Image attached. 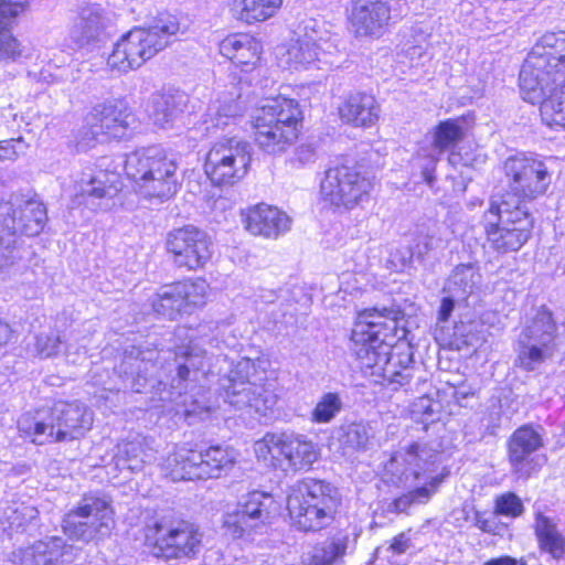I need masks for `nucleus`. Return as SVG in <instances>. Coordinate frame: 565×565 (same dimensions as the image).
<instances>
[{
  "label": "nucleus",
  "instance_id": "nucleus-1",
  "mask_svg": "<svg viewBox=\"0 0 565 565\" xmlns=\"http://www.w3.org/2000/svg\"><path fill=\"white\" fill-rule=\"evenodd\" d=\"M399 312L393 309H365L358 313L351 340L358 366L375 382H387L402 387L413 377V355L404 344H394L406 338Z\"/></svg>",
  "mask_w": 565,
  "mask_h": 565
},
{
  "label": "nucleus",
  "instance_id": "nucleus-2",
  "mask_svg": "<svg viewBox=\"0 0 565 565\" xmlns=\"http://www.w3.org/2000/svg\"><path fill=\"white\" fill-rule=\"evenodd\" d=\"M216 362L226 365L227 369L218 381L224 402L237 411L257 415L266 420L271 419L278 396L263 383L268 361L260 358H242L234 363L226 356H217Z\"/></svg>",
  "mask_w": 565,
  "mask_h": 565
},
{
  "label": "nucleus",
  "instance_id": "nucleus-3",
  "mask_svg": "<svg viewBox=\"0 0 565 565\" xmlns=\"http://www.w3.org/2000/svg\"><path fill=\"white\" fill-rule=\"evenodd\" d=\"M188 333L189 330H178V335H185L189 343L177 347L175 356L183 361L178 363L177 376L171 383V394L181 398L178 404H182L185 415L190 416L211 409L204 398L205 382L214 371L211 366V356L207 355V350L203 345L207 344L211 348H216L218 347V340L205 334L196 337L193 331H191V334Z\"/></svg>",
  "mask_w": 565,
  "mask_h": 565
},
{
  "label": "nucleus",
  "instance_id": "nucleus-4",
  "mask_svg": "<svg viewBox=\"0 0 565 565\" xmlns=\"http://www.w3.org/2000/svg\"><path fill=\"white\" fill-rule=\"evenodd\" d=\"M447 475L443 447L437 439L404 441L384 465L385 480L404 487L423 483L437 488Z\"/></svg>",
  "mask_w": 565,
  "mask_h": 565
},
{
  "label": "nucleus",
  "instance_id": "nucleus-5",
  "mask_svg": "<svg viewBox=\"0 0 565 565\" xmlns=\"http://www.w3.org/2000/svg\"><path fill=\"white\" fill-rule=\"evenodd\" d=\"M125 173L135 192L146 200L171 199L179 189L174 159L157 146L140 148L126 156Z\"/></svg>",
  "mask_w": 565,
  "mask_h": 565
},
{
  "label": "nucleus",
  "instance_id": "nucleus-6",
  "mask_svg": "<svg viewBox=\"0 0 565 565\" xmlns=\"http://www.w3.org/2000/svg\"><path fill=\"white\" fill-rule=\"evenodd\" d=\"M252 119L258 148L268 154L277 156L297 140L301 111L295 99L277 96L262 100Z\"/></svg>",
  "mask_w": 565,
  "mask_h": 565
},
{
  "label": "nucleus",
  "instance_id": "nucleus-7",
  "mask_svg": "<svg viewBox=\"0 0 565 565\" xmlns=\"http://www.w3.org/2000/svg\"><path fill=\"white\" fill-rule=\"evenodd\" d=\"M93 412L79 402L60 401L49 412L22 416L19 430L33 443L42 445L65 439H78L92 428Z\"/></svg>",
  "mask_w": 565,
  "mask_h": 565
},
{
  "label": "nucleus",
  "instance_id": "nucleus-8",
  "mask_svg": "<svg viewBox=\"0 0 565 565\" xmlns=\"http://www.w3.org/2000/svg\"><path fill=\"white\" fill-rule=\"evenodd\" d=\"M179 31L177 18L162 14L149 28H136L122 35L108 56L107 64L121 73L138 68L162 51Z\"/></svg>",
  "mask_w": 565,
  "mask_h": 565
},
{
  "label": "nucleus",
  "instance_id": "nucleus-9",
  "mask_svg": "<svg viewBox=\"0 0 565 565\" xmlns=\"http://www.w3.org/2000/svg\"><path fill=\"white\" fill-rule=\"evenodd\" d=\"M565 75V31L546 32L534 44L520 71V89L525 102L534 104L546 93V77L553 82Z\"/></svg>",
  "mask_w": 565,
  "mask_h": 565
},
{
  "label": "nucleus",
  "instance_id": "nucleus-10",
  "mask_svg": "<svg viewBox=\"0 0 565 565\" xmlns=\"http://www.w3.org/2000/svg\"><path fill=\"white\" fill-rule=\"evenodd\" d=\"M237 451L227 445H211L195 450L177 445L160 463L162 472L173 481L220 478L235 465Z\"/></svg>",
  "mask_w": 565,
  "mask_h": 565
},
{
  "label": "nucleus",
  "instance_id": "nucleus-11",
  "mask_svg": "<svg viewBox=\"0 0 565 565\" xmlns=\"http://www.w3.org/2000/svg\"><path fill=\"white\" fill-rule=\"evenodd\" d=\"M339 505L338 491L330 483L306 479L291 488L287 509L294 526L300 531H319L334 519Z\"/></svg>",
  "mask_w": 565,
  "mask_h": 565
},
{
  "label": "nucleus",
  "instance_id": "nucleus-12",
  "mask_svg": "<svg viewBox=\"0 0 565 565\" xmlns=\"http://www.w3.org/2000/svg\"><path fill=\"white\" fill-rule=\"evenodd\" d=\"M486 233L499 253L519 250L530 238L533 220L525 204L514 195L493 198L484 214Z\"/></svg>",
  "mask_w": 565,
  "mask_h": 565
},
{
  "label": "nucleus",
  "instance_id": "nucleus-13",
  "mask_svg": "<svg viewBox=\"0 0 565 565\" xmlns=\"http://www.w3.org/2000/svg\"><path fill=\"white\" fill-rule=\"evenodd\" d=\"M258 461L284 471L309 469L320 456V449L308 436L294 430L267 433L254 443Z\"/></svg>",
  "mask_w": 565,
  "mask_h": 565
},
{
  "label": "nucleus",
  "instance_id": "nucleus-14",
  "mask_svg": "<svg viewBox=\"0 0 565 565\" xmlns=\"http://www.w3.org/2000/svg\"><path fill=\"white\" fill-rule=\"evenodd\" d=\"M557 326L552 312L545 307L537 309L527 320L514 343V364L526 372L535 371L556 350Z\"/></svg>",
  "mask_w": 565,
  "mask_h": 565
},
{
  "label": "nucleus",
  "instance_id": "nucleus-15",
  "mask_svg": "<svg viewBox=\"0 0 565 565\" xmlns=\"http://www.w3.org/2000/svg\"><path fill=\"white\" fill-rule=\"evenodd\" d=\"M136 122L135 115L121 100L98 104L85 117L76 134V147L85 151L96 142L128 137Z\"/></svg>",
  "mask_w": 565,
  "mask_h": 565
},
{
  "label": "nucleus",
  "instance_id": "nucleus-16",
  "mask_svg": "<svg viewBox=\"0 0 565 565\" xmlns=\"http://www.w3.org/2000/svg\"><path fill=\"white\" fill-rule=\"evenodd\" d=\"M278 513L279 504L270 493L252 491L224 514L223 527L233 539H252L263 533Z\"/></svg>",
  "mask_w": 565,
  "mask_h": 565
},
{
  "label": "nucleus",
  "instance_id": "nucleus-17",
  "mask_svg": "<svg viewBox=\"0 0 565 565\" xmlns=\"http://www.w3.org/2000/svg\"><path fill=\"white\" fill-rule=\"evenodd\" d=\"M301 33L292 40L285 53V63L294 68L316 63L332 64L330 56L338 52V39L324 22L309 19L302 22Z\"/></svg>",
  "mask_w": 565,
  "mask_h": 565
},
{
  "label": "nucleus",
  "instance_id": "nucleus-18",
  "mask_svg": "<svg viewBox=\"0 0 565 565\" xmlns=\"http://www.w3.org/2000/svg\"><path fill=\"white\" fill-rule=\"evenodd\" d=\"M250 161L248 142L236 137L224 138L207 152L204 171L214 185H233L245 178Z\"/></svg>",
  "mask_w": 565,
  "mask_h": 565
},
{
  "label": "nucleus",
  "instance_id": "nucleus-19",
  "mask_svg": "<svg viewBox=\"0 0 565 565\" xmlns=\"http://www.w3.org/2000/svg\"><path fill=\"white\" fill-rule=\"evenodd\" d=\"M114 525L113 509L98 495H84L63 518L64 533L72 540L90 542L107 536Z\"/></svg>",
  "mask_w": 565,
  "mask_h": 565
},
{
  "label": "nucleus",
  "instance_id": "nucleus-20",
  "mask_svg": "<svg viewBox=\"0 0 565 565\" xmlns=\"http://www.w3.org/2000/svg\"><path fill=\"white\" fill-rule=\"evenodd\" d=\"M47 221L46 207L36 199H28L22 194H12L9 200L0 203V227L11 244L17 247V234L26 236L39 235Z\"/></svg>",
  "mask_w": 565,
  "mask_h": 565
},
{
  "label": "nucleus",
  "instance_id": "nucleus-21",
  "mask_svg": "<svg viewBox=\"0 0 565 565\" xmlns=\"http://www.w3.org/2000/svg\"><path fill=\"white\" fill-rule=\"evenodd\" d=\"M504 173L509 179L512 194L523 204L546 193L552 183V173L543 160L533 154L518 153L504 162Z\"/></svg>",
  "mask_w": 565,
  "mask_h": 565
},
{
  "label": "nucleus",
  "instance_id": "nucleus-22",
  "mask_svg": "<svg viewBox=\"0 0 565 565\" xmlns=\"http://www.w3.org/2000/svg\"><path fill=\"white\" fill-rule=\"evenodd\" d=\"M372 182L354 168L337 166L326 171L320 184L321 200L337 209L351 210L369 198Z\"/></svg>",
  "mask_w": 565,
  "mask_h": 565
},
{
  "label": "nucleus",
  "instance_id": "nucleus-23",
  "mask_svg": "<svg viewBox=\"0 0 565 565\" xmlns=\"http://www.w3.org/2000/svg\"><path fill=\"white\" fill-rule=\"evenodd\" d=\"M146 536L153 543L156 554L166 558L195 555L202 541V534L192 523L168 519L156 521Z\"/></svg>",
  "mask_w": 565,
  "mask_h": 565
},
{
  "label": "nucleus",
  "instance_id": "nucleus-24",
  "mask_svg": "<svg viewBox=\"0 0 565 565\" xmlns=\"http://www.w3.org/2000/svg\"><path fill=\"white\" fill-rule=\"evenodd\" d=\"M166 246L173 264L188 270L204 268L213 254L211 237L193 225L171 231Z\"/></svg>",
  "mask_w": 565,
  "mask_h": 565
},
{
  "label": "nucleus",
  "instance_id": "nucleus-25",
  "mask_svg": "<svg viewBox=\"0 0 565 565\" xmlns=\"http://www.w3.org/2000/svg\"><path fill=\"white\" fill-rule=\"evenodd\" d=\"M205 279H186L162 286L152 299L156 313L170 320L182 313H190L194 308L205 303L209 291Z\"/></svg>",
  "mask_w": 565,
  "mask_h": 565
},
{
  "label": "nucleus",
  "instance_id": "nucleus-26",
  "mask_svg": "<svg viewBox=\"0 0 565 565\" xmlns=\"http://www.w3.org/2000/svg\"><path fill=\"white\" fill-rule=\"evenodd\" d=\"M463 137V130L457 119H447L439 122L430 140H425L418 148L413 166L420 170L424 181L433 186L436 167L441 154L452 149Z\"/></svg>",
  "mask_w": 565,
  "mask_h": 565
},
{
  "label": "nucleus",
  "instance_id": "nucleus-27",
  "mask_svg": "<svg viewBox=\"0 0 565 565\" xmlns=\"http://www.w3.org/2000/svg\"><path fill=\"white\" fill-rule=\"evenodd\" d=\"M76 551L62 537L52 536L11 552L4 565H64L74 561Z\"/></svg>",
  "mask_w": 565,
  "mask_h": 565
},
{
  "label": "nucleus",
  "instance_id": "nucleus-28",
  "mask_svg": "<svg viewBox=\"0 0 565 565\" xmlns=\"http://www.w3.org/2000/svg\"><path fill=\"white\" fill-rule=\"evenodd\" d=\"M543 445L541 435L530 425L518 428L509 439L511 470L519 478H529L536 469L534 452Z\"/></svg>",
  "mask_w": 565,
  "mask_h": 565
},
{
  "label": "nucleus",
  "instance_id": "nucleus-29",
  "mask_svg": "<svg viewBox=\"0 0 565 565\" xmlns=\"http://www.w3.org/2000/svg\"><path fill=\"white\" fill-rule=\"evenodd\" d=\"M391 20L387 0H356L351 12V26L358 36H381Z\"/></svg>",
  "mask_w": 565,
  "mask_h": 565
},
{
  "label": "nucleus",
  "instance_id": "nucleus-30",
  "mask_svg": "<svg viewBox=\"0 0 565 565\" xmlns=\"http://www.w3.org/2000/svg\"><path fill=\"white\" fill-rule=\"evenodd\" d=\"M106 25L107 18L100 6L83 8L70 31L72 47L92 51L102 42Z\"/></svg>",
  "mask_w": 565,
  "mask_h": 565
},
{
  "label": "nucleus",
  "instance_id": "nucleus-31",
  "mask_svg": "<svg viewBox=\"0 0 565 565\" xmlns=\"http://www.w3.org/2000/svg\"><path fill=\"white\" fill-rule=\"evenodd\" d=\"M244 222L250 234L266 238H277L289 231L291 221L279 209L262 203L246 211Z\"/></svg>",
  "mask_w": 565,
  "mask_h": 565
},
{
  "label": "nucleus",
  "instance_id": "nucleus-32",
  "mask_svg": "<svg viewBox=\"0 0 565 565\" xmlns=\"http://www.w3.org/2000/svg\"><path fill=\"white\" fill-rule=\"evenodd\" d=\"M218 51L242 71L248 72L259 63L263 45L248 33H233L220 42Z\"/></svg>",
  "mask_w": 565,
  "mask_h": 565
},
{
  "label": "nucleus",
  "instance_id": "nucleus-33",
  "mask_svg": "<svg viewBox=\"0 0 565 565\" xmlns=\"http://www.w3.org/2000/svg\"><path fill=\"white\" fill-rule=\"evenodd\" d=\"M119 175L116 172L99 170L88 181H83L77 199L79 203L92 209H107V201L119 191Z\"/></svg>",
  "mask_w": 565,
  "mask_h": 565
},
{
  "label": "nucleus",
  "instance_id": "nucleus-34",
  "mask_svg": "<svg viewBox=\"0 0 565 565\" xmlns=\"http://www.w3.org/2000/svg\"><path fill=\"white\" fill-rule=\"evenodd\" d=\"M543 84L546 86V93L541 100L536 102L541 105L542 120L555 130H565V75L556 82H553V76H545Z\"/></svg>",
  "mask_w": 565,
  "mask_h": 565
},
{
  "label": "nucleus",
  "instance_id": "nucleus-35",
  "mask_svg": "<svg viewBox=\"0 0 565 565\" xmlns=\"http://www.w3.org/2000/svg\"><path fill=\"white\" fill-rule=\"evenodd\" d=\"M341 118L355 127H371L380 118L381 108L371 94L354 93L339 107Z\"/></svg>",
  "mask_w": 565,
  "mask_h": 565
},
{
  "label": "nucleus",
  "instance_id": "nucleus-36",
  "mask_svg": "<svg viewBox=\"0 0 565 565\" xmlns=\"http://www.w3.org/2000/svg\"><path fill=\"white\" fill-rule=\"evenodd\" d=\"M243 111L244 107L238 100L237 93L218 96L207 108L203 121L204 130L206 134H213L231 125H236Z\"/></svg>",
  "mask_w": 565,
  "mask_h": 565
},
{
  "label": "nucleus",
  "instance_id": "nucleus-37",
  "mask_svg": "<svg viewBox=\"0 0 565 565\" xmlns=\"http://www.w3.org/2000/svg\"><path fill=\"white\" fill-rule=\"evenodd\" d=\"M152 443V439L141 435L122 440L117 446V465L132 472L140 471L146 463L156 458Z\"/></svg>",
  "mask_w": 565,
  "mask_h": 565
},
{
  "label": "nucleus",
  "instance_id": "nucleus-38",
  "mask_svg": "<svg viewBox=\"0 0 565 565\" xmlns=\"http://www.w3.org/2000/svg\"><path fill=\"white\" fill-rule=\"evenodd\" d=\"M186 103L183 93H157L151 96L147 111L154 125L167 128L183 113Z\"/></svg>",
  "mask_w": 565,
  "mask_h": 565
},
{
  "label": "nucleus",
  "instance_id": "nucleus-39",
  "mask_svg": "<svg viewBox=\"0 0 565 565\" xmlns=\"http://www.w3.org/2000/svg\"><path fill=\"white\" fill-rule=\"evenodd\" d=\"M282 4L284 0H232L230 11L233 18L250 25L276 17Z\"/></svg>",
  "mask_w": 565,
  "mask_h": 565
},
{
  "label": "nucleus",
  "instance_id": "nucleus-40",
  "mask_svg": "<svg viewBox=\"0 0 565 565\" xmlns=\"http://www.w3.org/2000/svg\"><path fill=\"white\" fill-rule=\"evenodd\" d=\"M481 274L473 264L457 266L449 276L444 290L458 300H467L481 285Z\"/></svg>",
  "mask_w": 565,
  "mask_h": 565
},
{
  "label": "nucleus",
  "instance_id": "nucleus-41",
  "mask_svg": "<svg viewBox=\"0 0 565 565\" xmlns=\"http://www.w3.org/2000/svg\"><path fill=\"white\" fill-rule=\"evenodd\" d=\"M38 516V510L21 501H3L0 503V523L3 531H20Z\"/></svg>",
  "mask_w": 565,
  "mask_h": 565
},
{
  "label": "nucleus",
  "instance_id": "nucleus-42",
  "mask_svg": "<svg viewBox=\"0 0 565 565\" xmlns=\"http://www.w3.org/2000/svg\"><path fill=\"white\" fill-rule=\"evenodd\" d=\"M535 534L543 551L554 558L565 555V537L557 531L556 525L542 513H536Z\"/></svg>",
  "mask_w": 565,
  "mask_h": 565
},
{
  "label": "nucleus",
  "instance_id": "nucleus-43",
  "mask_svg": "<svg viewBox=\"0 0 565 565\" xmlns=\"http://www.w3.org/2000/svg\"><path fill=\"white\" fill-rule=\"evenodd\" d=\"M486 341L484 328L477 321L456 323L452 328L449 345L456 350H476Z\"/></svg>",
  "mask_w": 565,
  "mask_h": 565
},
{
  "label": "nucleus",
  "instance_id": "nucleus-44",
  "mask_svg": "<svg viewBox=\"0 0 565 565\" xmlns=\"http://www.w3.org/2000/svg\"><path fill=\"white\" fill-rule=\"evenodd\" d=\"M348 548V537L339 536L316 545L309 555V565H339Z\"/></svg>",
  "mask_w": 565,
  "mask_h": 565
},
{
  "label": "nucleus",
  "instance_id": "nucleus-45",
  "mask_svg": "<svg viewBox=\"0 0 565 565\" xmlns=\"http://www.w3.org/2000/svg\"><path fill=\"white\" fill-rule=\"evenodd\" d=\"M342 408L343 402L338 393H324L311 412V422L316 424L330 423Z\"/></svg>",
  "mask_w": 565,
  "mask_h": 565
},
{
  "label": "nucleus",
  "instance_id": "nucleus-46",
  "mask_svg": "<svg viewBox=\"0 0 565 565\" xmlns=\"http://www.w3.org/2000/svg\"><path fill=\"white\" fill-rule=\"evenodd\" d=\"M414 548L412 534L408 531L393 537L388 546L380 547L377 552L383 554L392 564L406 565L407 558H404V556L409 555Z\"/></svg>",
  "mask_w": 565,
  "mask_h": 565
},
{
  "label": "nucleus",
  "instance_id": "nucleus-47",
  "mask_svg": "<svg viewBox=\"0 0 565 565\" xmlns=\"http://www.w3.org/2000/svg\"><path fill=\"white\" fill-rule=\"evenodd\" d=\"M440 403L427 395L418 397L411 406V414L414 420L422 423L427 429L429 423H435L439 417Z\"/></svg>",
  "mask_w": 565,
  "mask_h": 565
},
{
  "label": "nucleus",
  "instance_id": "nucleus-48",
  "mask_svg": "<svg viewBox=\"0 0 565 565\" xmlns=\"http://www.w3.org/2000/svg\"><path fill=\"white\" fill-rule=\"evenodd\" d=\"M28 8V1L0 0V31H12L18 19Z\"/></svg>",
  "mask_w": 565,
  "mask_h": 565
},
{
  "label": "nucleus",
  "instance_id": "nucleus-49",
  "mask_svg": "<svg viewBox=\"0 0 565 565\" xmlns=\"http://www.w3.org/2000/svg\"><path fill=\"white\" fill-rule=\"evenodd\" d=\"M436 488L423 484L414 490L396 498L392 505L395 512H406L413 504H423L429 501Z\"/></svg>",
  "mask_w": 565,
  "mask_h": 565
},
{
  "label": "nucleus",
  "instance_id": "nucleus-50",
  "mask_svg": "<svg viewBox=\"0 0 565 565\" xmlns=\"http://www.w3.org/2000/svg\"><path fill=\"white\" fill-rule=\"evenodd\" d=\"M371 437V428L361 423L349 425L341 438L343 446L352 449H363L367 446Z\"/></svg>",
  "mask_w": 565,
  "mask_h": 565
},
{
  "label": "nucleus",
  "instance_id": "nucleus-51",
  "mask_svg": "<svg viewBox=\"0 0 565 565\" xmlns=\"http://www.w3.org/2000/svg\"><path fill=\"white\" fill-rule=\"evenodd\" d=\"M63 340L61 335L54 331L42 332L36 335L35 351L41 358H51L61 352Z\"/></svg>",
  "mask_w": 565,
  "mask_h": 565
},
{
  "label": "nucleus",
  "instance_id": "nucleus-52",
  "mask_svg": "<svg viewBox=\"0 0 565 565\" xmlns=\"http://www.w3.org/2000/svg\"><path fill=\"white\" fill-rule=\"evenodd\" d=\"M21 54V44L12 31H0V62H13Z\"/></svg>",
  "mask_w": 565,
  "mask_h": 565
},
{
  "label": "nucleus",
  "instance_id": "nucleus-53",
  "mask_svg": "<svg viewBox=\"0 0 565 565\" xmlns=\"http://www.w3.org/2000/svg\"><path fill=\"white\" fill-rule=\"evenodd\" d=\"M495 512L501 515L516 518L523 512V503L516 494L508 492L495 500Z\"/></svg>",
  "mask_w": 565,
  "mask_h": 565
},
{
  "label": "nucleus",
  "instance_id": "nucleus-54",
  "mask_svg": "<svg viewBox=\"0 0 565 565\" xmlns=\"http://www.w3.org/2000/svg\"><path fill=\"white\" fill-rule=\"evenodd\" d=\"M316 158L317 153L315 147L311 143H301L295 149L292 156L288 159V163L294 169H300L307 164L313 163Z\"/></svg>",
  "mask_w": 565,
  "mask_h": 565
},
{
  "label": "nucleus",
  "instance_id": "nucleus-55",
  "mask_svg": "<svg viewBox=\"0 0 565 565\" xmlns=\"http://www.w3.org/2000/svg\"><path fill=\"white\" fill-rule=\"evenodd\" d=\"M414 258H416V255L413 247L403 246L391 252L388 263L394 270L403 271L412 265Z\"/></svg>",
  "mask_w": 565,
  "mask_h": 565
},
{
  "label": "nucleus",
  "instance_id": "nucleus-56",
  "mask_svg": "<svg viewBox=\"0 0 565 565\" xmlns=\"http://www.w3.org/2000/svg\"><path fill=\"white\" fill-rule=\"evenodd\" d=\"M426 35L420 32L418 34V39H415L414 42H406L403 45V53L404 55L411 60L412 66L418 65L419 63L416 62L417 60H420L425 52H426Z\"/></svg>",
  "mask_w": 565,
  "mask_h": 565
},
{
  "label": "nucleus",
  "instance_id": "nucleus-57",
  "mask_svg": "<svg viewBox=\"0 0 565 565\" xmlns=\"http://www.w3.org/2000/svg\"><path fill=\"white\" fill-rule=\"evenodd\" d=\"M7 245L8 239L4 235H0V273L22 258V254L18 247L11 244V247L7 248Z\"/></svg>",
  "mask_w": 565,
  "mask_h": 565
},
{
  "label": "nucleus",
  "instance_id": "nucleus-58",
  "mask_svg": "<svg viewBox=\"0 0 565 565\" xmlns=\"http://www.w3.org/2000/svg\"><path fill=\"white\" fill-rule=\"evenodd\" d=\"M20 139H10L0 141V161H14L18 158L15 143Z\"/></svg>",
  "mask_w": 565,
  "mask_h": 565
},
{
  "label": "nucleus",
  "instance_id": "nucleus-59",
  "mask_svg": "<svg viewBox=\"0 0 565 565\" xmlns=\"http://www.w3.org/2000/svg\"><path fill=\"white\" fill-rule=\"evenodd\" d=\"M461 300H458L457 298L452 297V295L448 294V296L444 297L441 300V305L438 311V320L440 322L448 321L449 317L451 316L455 303L460 302Z\"/></svg>",
  "mask_w": 565,
  "mask_h": 565
},
{
  "label": "nucleus",
  "instance_id": "nucleus-60",
  "mask_svg": "<svg viewBox=\"0 0 565 565\" xmlns=\"http://www.w3.org/2000/svg\"><path fill=\"white\" fill-rule=\"evenodd\" d=\"M476 525L482 532L490 534H497L499 529L495 516L484 518L483 515H477Z\"/></svg>",
  "mask_w": 565,
  "mask_h": 565
},
{
  "label": "nucleus",
  "instance_id": "nucleus-61",
  "mask_svg": "<svg viewBox=\"0 0 565 565\" xmlns=\"http://www.w3.org/2000/svg\"><path fill=\"white\" fill-rule=\"evenodd\" d=\"M414 242L415 244L411 247H413V252L415 253L416 258L423 259V257L429 252L427 242L424 241L422 234L417 235Z\"/></svg>",
  "mask_w": 565,
  "mask_h": 565
},
{
  "label": "nucleus",
  "instance_id": "nucleus-62",
  "mask_svg": "<svg viewBox=\"0 0 565 565\" xmlns=\"http://www.w3.org/2000/svg\"><path fill=\"white\" fill-rule=\"evenodd\" d=\"M424 241L427 242V247H428V250H433V249H436V248H441L444 247L445 245V241L441 238V237H437L436 233H427V234H422Z\"/></svg>",
  "mask_w": 565,
  "mask_h": 565
},
{
  "label": "nucleus",
  "instance_id": "nucleus-63",
  "mask_svg": "<svg viewBox=\"0 0 565 565\" xmlns=\"http://www.w3.org/2000/svg\"><path fill=\"white\" fill-rule=\"evenodd\" d=\"M81 353H83V355H86L87 351H86V345L85 344H81L76 349L74 348L73 344H68V345L65 347L66 358L72 363H77L78 362V359L77 358H73V355H79Z\"/></svg>",
  "mask_w": 565,
  "mask_h": 565
},
{
  "label": "nucleus",
  "instance_id": "nucleus-64",
  "mask_svg": "<svg viewBox=\"0 0 565 565\" xmlns=\"http://www.w3.org/2000/svg\"><path fill=\"white\" fill-rule=\"evenodd\" d=\"M483 565H518V559L509 555H503L500 557L490 558L484 562Z\"/></svg>",
  "mask_w": 565,
  "mask_h": 565
}]
</instances>
